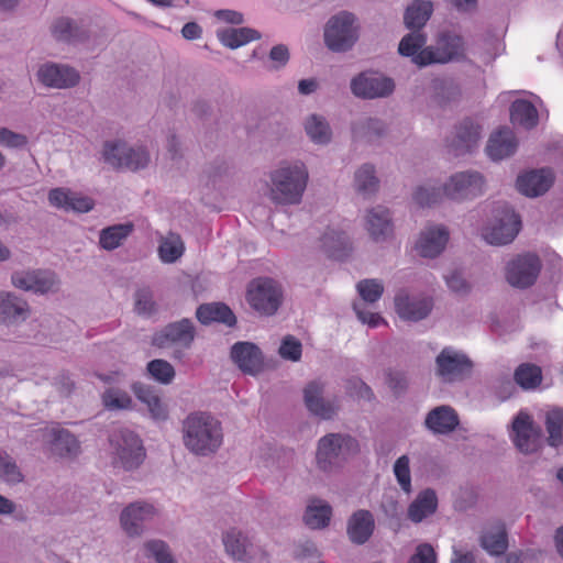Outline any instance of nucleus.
I'll use <instances>...</instances> for the list:
<instances>
[{"label":"nucleus","mask_w":563,"mask_h":563,"mask_svg":"<svg viewBox=\"0 0 563 563\" xmlns=\"http://www.w3.org/2000/svg\"><path fill=\"white\" fill-rule=\"evenodd\" d=\"M426 33H408L398 45L400 55L410 57L411 62L426 67L433 64H448L465 58V43L461 35L444 31L441 32L433 45L426 46Z\"/></svg>","instance_id":"obj_1"},{"label":"nucleus","mask_w":563,"mask_h":563,"mask_svg":"<svg viewBox=\"0 0 563 563\" xmlns=\"http://www.w3.org/2000/svg\"><path fill=\"white\" fill-rule=\"evenodd\" d=\"M267 197L275 206H297L302 201L309 170L301 159L282 161L268 175Z\"/></svg>","instance_id":"obj_2"},{"label":"nucleus","mask_w":563,"mask_h":563,"mask_svg":"<svg viewBox=\"0 0 563 563\" xmlns=\"http://www.w3.org/2000/svg\"><path fill=\"white\" fill-rule=\"evenodd\" d=\"M183 441L195 455H212L223 443L221 422L208 412H192L183 422Z\"/></svg>","instance_id":"obj_3"},{"label":"nucleus","mask_w":563,"mask_h":563,"mask_svg":"<svg viewBox=\"0 0 563 563\" xmlns=\"http://www.w3.org/2000/svg\"><path fill=\"white\" fill-rule=\"evenodd\" d=\"M360 452V443L349 433L332 432L317 443L316 464L324 473H333Z\"/></svg>","instance_id":"obj_4"},{"label":"nucleus","mask_w":563,"mask_h":563,"mask_svg":"<svg viewBox=\"0 0 563 563\" xmlns=\"http://www.w3.org/2000/svg\"><path fill=\"white\" fill-rule=\"evenodd\" d=\"M520 219L506 203L495 206L492 219L484 228L483 238L492 245H505L514 241L520 230Z\"/></svg>","instance_id":"obj_5"},{"label":"nucleus","mask_w":563,"mask_h":563,"mask_svg":"<svg viewBox=\"0 0 563 563\" xmlns=\"http://www.w3.org/2000/svg\"><path fill=\"white\" fill-rule=\"evenodd\" d=\"M352 13L340 12L332 16L324 29V43L332 52L350 51L358 40V26Z\"/></svg>","instance_id":"obj_6"},{"label":"nucleus","mask_w":563,"mask_h":563,"mask_svg":"<svg viewBox=\"0 0 563 563\" xmlns=\"http://www.w3.org/2000/svg\"><path fill=\"white\" fill-rule=\"evenodd\" d=\"M434 363L435 376L446 384L468 378L474 367L473 361L464 352L452 346L443 347Z\"/></svg>","instance_id":"obj_7"},{"label":"nucleus","mask_w":563,"mask_h":563,"mask_svg":"<svg viewBox=\"0 0 563 563\" xmlns=\"http://www.w3.org/2000/svg\"><path fill=\"white\" fill-rule=\"evenodd\" d=\"M246 299L250 306L258 313L273 316L282 305L283 289L272 278H257L250 283Z\"/></svg>","instance_id":"obj_8"},{"label":"nucleus","mask_w":563,"mask_h":563,"mask_svg":"<svg viewBox=\"0 0 563 563\" xmlns=\"http://www.w3.org/2000/svg\"><path fill=\"white\" fill-rule=\"evenodd\" d=\"M393 78L374 70H365L354 76L350 89L354 97L362 100L388 98L395 91Z\"/></svg>","instance_id":"obj_9"},{"label":"nucleus","mask_w":563,"mask_h":563,"mask_svg":"<svg viewBox=\"0 0 563 563\" xmlns=\"http://www.w3.org/2000/svg\"><path fill=\"white\" fill-rule=\"evenodd\" d=\"M115 449L117 463L125 471L140 467L145 459V450L136 433L128 429H120L110 439Z\"/></svg>","instance_id":"obj_10"},{"label":"nucleus","mask_w":563,"mask_h":563,"mask_svg":"<svg viewBox=\"0 0 563 563\" xmlns=\"http://www.w3.org/2000/svg\"><path fill=\"white\" fill-rule=\"evenodd\" d=\"M509 435L516 449L525 455L534 454L542 448L541 430L523 410L515 416Z\"/></svg>","instance_id":"obj_11"},{"label":"nucleus","mask_w":563,"mask_h":563,"mask_svg":"<svg viewBox=\"0 0 563 563\" xmlns=\"http://www.w3.org/2000/svg\"><path fill=\"white\" fill-rule=\"evenodd\" d=\"M485 180L476 170L457 172L444 183L445 198L452 201L472 200L484 192Z\"/></svg>","instance_id":"obj_12"},{"label":"nucleus","mask_w":563,"mask_h":563,"mask_svg":"<svg viewBox=\"0 0 563 563\" xmlns=\"http://www.w3.org/2000/svg\"><path fill=\"white\" fill-rule=\"evenodd\" d=\"M48 30L53 40L60 44L77 46L88 43L91 38L90 27L85 20L68 15L53 19Z\"/></svg>","instance_id":"obj_13"},{"label":"nucleus","mask_w":563,"mask_h":563,"mask_svg":"<svg viewBox=\"0 0 563 563\" xmlns=\"http://www.w3.org/2000/svg\"><path fill=\"white\" fill-rule=\"evenodd\" d=\"M539 256L532 253L518 255L506 266V279L516 288L525 289L532 286L541 271Z\"/></svg>","instance_id":"obj_14"},{"label":"nucleus","mask_w":563,"mask_h":563,"mask_svg":"<svg viewBox=\"0 0 563 563\" xmlns=\"http://www.w3.org/2000/svg\"><path fill=\"white\" fill-rule=\"evenodd\" d=\"M325 383L320 379L309 382L303 388V402L307 410L314 417L322 420L333 419L339 409V402L335 397L325 398Z\"/></svg>","instance_id":"obj_15"},{"label":"nucleus","mask_w":563,"mask_h":563,"mask_svg":"<svg viewBox=\"0 0 563 563\" xmlns=\"http://www.w3.org/2000/svg\"><path fill=\"white\" fill-rule=\"evenodd\" d=\"M157 515L153 504L145 500H136L125 506L120 514V526L131 538L140 537L145 525Z\"/></svg>","instance_id":"obj_16"},{"label":"nucleus","mask_w":563,"mask_h":563,"mask_svg":"<svg viewBox=\"0 0 563 563\" xmlns=\"http://www.w3.org/2000/svg\"><path fill=\"white\" fill-rule=\"evenodd\" d=\"M395 309L400 319L418 322L429 317L433 309V299L423 295H411L399 290L395 296Z\"/></svg>","instance_id":"obj_17"},{"label":"nucleus","mask_w":563,"mask_h":563,"mask_svg":"<svg viewBox=\"0 0 563 563\" xmlns=\"http://www.w3.org/2000/svg\"><path fill=\"white\" fill-rule=\"evenodd\" d=\"M196 330L190 319H181L179 321L166 324L161 331L153 336V344L158 347H167L177 345L183 349H189L195 340Z\"/></svg>","instance_id":"obj_18"},{"label":"nucleus","mask_w":563,"mask_h":563,"mask_svg":"<svg viewBox=\"0 0 563 563\" xmlns=\"http://www.w3.org/2000/svg\"><path fill=\"white\" fill-rule=\"evenodd\" d=\"M37 80L48 88L67 89L78 85L79 73L71 66L46 62L42 64L36 73Z\"/></svg>","instance_id":"obj_19"},{"label":"nucleus","mask_w":563,"mask_h":563,"mask_svg":"<svg viewBox=\"0 0 563 563\" xmlns=\"http://www.w3.org/2000/svg\"><path fill=\"white\" fill-rule=\"evenodd\" d=\"M26 299L13 291L0 290V325L16 328L31 317Z\"/></svg>","instance_id":"obj_20"},{"label":"nucleus","mask_w":563,"mask_h":563,"mask_svg":"<svg viewBox=\"0 0 563 563\" xmlns=\"http://www.w3.org/2000/svg\"><path fill=\"white\" fill-rule=\"evenodd\" d=\"M11 284L24 291L46 294L54 289L56 276L51 271H16L11 274Z\"/></svg>","instance_id":"obj_21"},{"label":"nucleus","mask_w":563,"mask_h":563,"mask_svg":"<svg viewBox=\"0 0 563 563\" xmlns=\"http://www.w3.org/2000/svg\"><path fill=\"white\" fill-rule=\"evenodd\" d=\"M222 542L228 555L235 561L251 563L262 550L239 529L232 528L222 534Z\"/></svg>","instance_id":"obj_22"},{"label":"nucleus","mask_w":563,"mask_h":563,"mask_svg":"<svg viewBox=\"0 0 563 563\" xmlns=\"http://www.w3.org/2000/svg\"><path fill=\"white\" fill-rule=\"evenodd\" d=\"M481 136V126L471 119H465L455 126L452 137L448 140V147L455 156H461L472 152Z\"/></svg>","instance_id":"obj_23"},{"label":"nucleus","mask_w":563,"mask_h":563,"mask_svg":"<svg viewBox=\"0 0 563 563\" xmlns=\"http://www.w3.org/2000/svg\"><path fill=\"white\" fill-rule=\"evenodd\" d=\"M230 355L232 361L245 374L256 375L263 369V353L254 343L236 342L232 345Z\"/></svg>","instance_id":"obj_24"},{"label":"nucleus","mask_w":563,"mask_h":563,"mask_svg":"<svg viewBox=\"0 0 563 563\" xmlns=\"http://www.w3.org/2000/svg\"><path fill=\"white\" fill-rule=\"evenodd\" d=\"M449 240V231L444 225H429L420 233L416 250L421 257L434 258L439 256Z\"/></svg>","instance_id":"obj_25"},{"label":"nucleus","mask_w":563,"mask_h":563,"mask_svg":"<svg viewBox=\"0 0 563 563\" xmlns=\"http://www.w3.org/2000/svg\"><path fill=\"white\" fill-rule=\"evenodd\" d=\"M375 531V519L367 509L354 511L346 522V534L349 540L356 545L365 544Z\"/></svg>","instance_id":"obj_26"},{"label":"nucleus","mask_w":563,"mask_h":563,"mask_svg":"<svg viewBox=\"0 0 563 563\" xmlns=\"http://www.w3.org/2000/svg\"><path fill=\"white\" fill-rule=\"evenodd\" d=\"M48 201L56 208L79 213L89 212L95 206L91 198L66 188H54L49 190Z\"/></svg>","instance_id":"obj_27"},{"label":"nucleus","mask_w":563,"mask_h":563,"mask_svg":"<svg viewBox=\"0 0 563 563\" xmlns=\"http://www.w3.org/2000/svg\"><path fill=\"white\" fill-rule=\"evenodd\" d=\"M366 229L376 242L385 241L394 232L390 210L384 206H375L366 212Z\"/></svg>","instance_id":"obj_28"},{"label":"nucleus","mask_w":563,"mask_h":563,"mask_svg":"<svg viewBox=\"0 0 563 563\" xmlns=\"http://www.w3.org/2000/svg\"><path fill=\"white\" fill-rule=\"evenodd\" d=\"M553 180L554 176L550 169L531 170L518 177L517 188L527 197H538L550 189Z\"/></svg>","instance_id":"obj_29"},{"label":"nucleus","mask_w":563,"mask_h":563,"mask_svg":"<svg viewBox=\"0 0 563 563\" xmlns=\"http://www.w3.org/2000/svg\"><path fill=\"white\" fill-rule=\"evenodd\" d=\"M456 411L450 406H439L428 412L424 424L434 434H449L459 426Z\"/></svg>","instance_id":"obj_30"},{"label":"nucleus","mask_w":563,"mask_h":563,"mask_svg":"<svg viewBox=\"0 0 563 563\" xmlns=\"http://www.w3.org/2000/svg\"><path fill=\"white\" fill-rule=\"evenodd\" d=\"M45 437L51 451L58 456H75L80 451L79 441L66 429L52 428L46 431Z\"/></svg>","instance_id":"obj_31"},{"label":"nucleus","mask_w":563,"mask_h":563,"mask_svg":"<svg viewBox=\"0 0 563 563\" xmlns=\"http://www.w3.org/2000/svg\"><path fill=\"white\" fill-rule=\"evenodd\" d=\"M518 146V142L509 129H501L490 135L486 153L493 161H501L512 155Z\"/></svg>","instance_id":"obj_32"},{"label":"nucleus","mask_w":563,"mask_h":563,"mask_svg":"<svg viewBox=\"0 0 563 563\" xmlns=\"http://www.w3.org/2000/svg\"><path fill=\"white\" fill-rule=\"evenodd\" d=\"M433 13V3L430 0H413L404 13V24L409 33H424L423 27Z\"/></svg>","instance_id":"obj_33"},{"label":"nucleus","mask_w":563,"mask_h":563,"mask_svg":"<svg viewBox=\"0 0 563 563\" xmlns=\"http://www.w3.org/2000/svg\"><path fill=\"white\" fill-rule=\"evenodd\" d=\"M351 131L355 141L373 144L386 134V125L380 119L365 117L355 120Z\"/></svg>","instance_id":"obj_34"},{"label":"nucleus","mask_w":563,"mask_h":563,"mask_svg":"<svg viewBox=\"0 0 563 563\" xmlns=\"http://www.w3.org/2000/svg\"><path fill=\"white\" fill-rule=\"evenodd\" d=\"M438 508V497L433 489L427 488L420 492L415 500L409 505L407 516L419 523L429 516L433 515Z\"/></svg>","instance_id":"obj_35"},{"label":"nucleus","mask_w":563,"mask_h":563,"mask_svg":"<svg viewBox=\"0 0 563 563\" xmlns=\"http://www.w3.org/2000/svg\"><path fill=\"white\" fill-rule=\"evenodd\" d=\"M302 125L306 135L313 144L328 145L331 143L332 129L323 115L311 113L305 118Z\"/></svg>","instance_id":"obj_36"},{"label":"nucleus","mask_w":563,"mask_h":563,"mask_svg":"<svg viewBox=\"0 0 563 563\" xmlns=\"http://www.w3.org/2000/svg\"><path fill=\"white\" fill-rule=\"evenodd\" d=\"M196 317L202 324L222 322L232 327L236 322L232 310L222 302L205 303L199 306L196 311Z\"/></svg>","instance_id":"obj_37"},{"label":"nucleus","mask_w":563,"mask_h":563,"mask_svg":"<svg viewBox=\"0 0 563 563\" xmlns=\"http://www.w3.org/2000/svg\"><path fill=\"white\" fill-rule=\"evenodd\" d=\"M353 186L355 191L368 198L376 194L379 188V179L376 176V168L371 163L362 164L354 173Z\"/></svg>","instance_id":"obj_38"},{"label":"nucleus","mask_w":563,"mask_h":563,"mask_svg":"<svg viewBox=\"0 0 563 563\" xmlns=\"http://www.w3.org/2000/svg\"><path fill=\"white\" fill-rule=\"evenodd\" d=\"M321 247L329 257L341 260L350 251V241L344 232L329 230L321 236Z\"/></svg>","instance_id":"obj_39"},{"label":"nucleus","mask_w":563,"mask_h":563,"mask_svg":"<svg viewBox=\"0 0 563 563\" xmlns=\"http://www.w3.org/2000/svg\"><path fill=\"white\" fill-rule=\"evenodd\" d=\"M332 517V507L324 500L313 499L303 515L305 523L311 529L325 528Z\"/></svg>","instance_id":"obj_40"},{"label":"nucleus","mask_w":563,"mask_h":563,"mask_svg":"<svg viewBox=\"0 0 563 563\" xmlns=\"http://www.w3.org/2000/svg\"><path fill=\"white\" fill-rule=\"evenodd\" d=\"M217 35L219 41L231 49L245 45L253 40L261 38L260 32L251 27H228L219 30Z\"/></svg>","instance_id":"obj_41"},{"label":"nucleus","mask_w":563,"mask_h":563,"mask_svg":"<svg viewBox=\"0 0 563 563\" xmlns=\"http://www.w3.org/2000/svg\"><path fill=\"white\" fill-rule=\"evenodd\" d=\"M510 119L526 130L533 129L539 121L537 108L528 100H516L510 107Z\"/></svg>","instance_id":"obj_42"},{"label":"nucleus","mask_w":563,"mask_h":563,"mask_svg":"<svg viewBox=\"0 0 563 563\" xmlns=\"http://www.w3.org/2000/svg\"><path fill=\"white\" fill-rule=\"evenodd\" d=\"M544 426L548 432L547 442L552 448L563 445V409L553 407L545 411Z\"/></svg>","instance_id":"obj_43"},{"label":"nucleus","mask_w":563,"mask_h":563,"mask_svg":"<svg viewBox=\"0 0 563 563\" xmlns=\"http://www.w3.org/2000/svg\"><path fill=\"white\" fill-rule=\"evenodd\" d=\"M481 545L492 555H500L508 548L507 532L504 525H496L481 536Z\"/></svg>","instance_id":"obj_44"},{"label":"nucleus","mask_w":563,"mask_h":563,"mask_svg":"<svg viewBox=\"0 0 563 563\" xmlns=\"http://www.w3.org/2000/svg\"><path fill=\"white\" fill-rule=\"evenodd\" d=\"M0 482L9 486L24 482V474L16 460L3 449H0Z\"/></svg>","instance_id":"obj_45"},{"label":"nucleus","mask_w":563,"mask_h":563,"mask_svg":"<svg viewBox=\"0 0 563 563\" xmlns=\"http://www.w3.org/2000/svg\"><path fill=\"white\" fill-rule=\"evenodd\" d=\"M132 390L139 400L145 404L151 415L156 419H165L166 410L158 395L150 387L142 383H134Z\"/></svg>","instance_id":"obj_46"},{"label":"nucleus","mask_w":563,"mask_h":563,"mask_svg":"<svg viewBox=\"0 0 563 563\" xmlns=\"http://www.w3.org/2000/svg\"><path fill=\"white\" fill-rule=\"evenodd\" d=\"M133 230L131 223L114 224L102 229L99 235L100 246L107 251L119 247Z\"/></svg>","instance_id":"obj_47"},{"label":"nucleus","mask_w":563,"mask_h":563,"mask_svg":"<svg viewBox=\"0 0 563 563\" xmlns=\"http://www.w3.org/2000/svg\"><path fill=\"white\" fill-rule=\"evenodd\" d=\"M443 198H445L444 184H424L418 186L412 192V200L420 207L435 206L440 203Z\"/></svg>","instance_id":"obj_48"},{"label":"nucleus","mask_w":563,"mask_h":563,"mask_svg":"<svg viewBox=\"0 0 563 563\" xmlns=\"http://www.w3.org/2000/svg\"><path fill=\"white\" fill-rule=\"evenodd\" d=\"M128 146L129 144L121 140L106 141L101 152L104 163L114 169H124Z\"/></svg>","instance_id":"obj_49"},{"label":"nucleus","mask_w":563,"mask_h":563,"mask_svg":"<svg viewBox=\"0 0 563 563\" xmlns=\"http://www.w3.org/2000/svg\"><path fill=\"white\" fill-rule=\"evenodd\" d=\"M434 100L440 106H448L460 100L462 96L461 88L452 79H437L433 84Z\"/></svg>","instance_id":"obj_50"},{"label":"nucleus","mask_w":563,"mask_h":563,"mask_svg":"<svg viewBox=\"0 0 563 563\" xmlns=\"http://www.w3.org/2000/svg\"><path fill=\"white\" fill-rule=\"evenodd\" d=\"M185 246L180 236L176 233H169L162 238L158 245V255L163 263H174L184 253Z\"/></svg>","instance_id":"obj_51"},{"label":"nucleus","mask_w":563,"mask_h":563,"mask_svg":"<svg viewBox=\"0 0 563 563\" xmlns=\"http://www.w3.org/2000/svg\"><path fill=\"white\" fill-rule=\"evenodd\" d=\"M514 379L523 389H534L541 384L542 372L537 365L523 363L515 371Z\"/></svg>","instance_id":"obj_52"},{"label":"nucleus","mask_w":563,"mask_h":563,"mask_svg":"<svg viewBox=\"0 0 563 563\" xmlns=\"http://www.w3.org/2000/svg\"><path fill=\"white\" fill-rule=\"evenodd\" d=\"M102 402L109 410H123L132 406L131 396L120 388H108L102 395Z\"/></svg>","instance_id":"obj_53"},{"label":"nucleus","mask_w":563,"mask_h":563,"mask_svg":"<svg viewBox=\"0 0 563 563\" xmlns=\"http://www.w3.org/2000/svg\"><path fill=\"white\" fill-rule=\"evenodd\" d=\"M394 475L401 490L407 495L411 494L410 459L408 455L399 456L393 466Z\"/></svg>","instance_id":"obj_54"},{"label":"nucleus","mask_w":563,"mask_h":563,"mask_svg":"<svg viewBox=\"0 0 563 563\" xmlns=\"http://www.w3.org/2000/svg\"><path fill=\"white\" fill-rule=\"evenodd\" d=\"M151 162L150 153L142 146H128V153L124 158V169L136 172L144 169Z\"/></svg>","instance_id":"obj_55"},{"label":"nucleus","mask_w":563,"mask_h":563,"mask_svg":"<svg viewBox=\"0 0 563 563\" xmlns=\"http://www.w3.org/2000/svg\"><path fill=\"white\" fill-rule=\"evenodd\" d=\"M134 309L139 314L143 316H152L157 311L154 295L150 287H142L135 291Z\"/></svg>","instance_id":"obj_56"},{"label":"nucleus","mask_w":563,"mask_h":563,"mask_svg":"<svg viewBox=\"0 0 563 563\" xmlns=\"http://www.w3.org/2000/svg\"><path fill=\"white\" fill-rule=\"evenodd\" d=\"M147 372L155 380L162 384H169L175 377V369L172 364L161 358L148 362Z\"/></svg>","instance_id":"obj_57"},{"label":"nucleus","mask_w":563,"mask_h":563,"mask_svg":"<svg viewBox=\"0 0 563 563\" xmlns=\"http://www.w3.org/2000/svg\"><path fill=\"white\" fill-rule=\"evenodd\" d=\"M357 291L366 302H376L384 292V285L378 279H363L356 285Z\"/></svg>","instance_id":"obj_58"},{"label":"nucleus","mask_w":563,"mask_h":563,"mask_svg":"<svg viewBox=\"0 0 563 563\" xmlns=\"http://www.w3.org/2000/svg\"><path fill=\"white\" fill-rule=\"evenodd\" d=\"M386 384L395 395H402L409 386L407 372L398 368H388L385 372Z\"/></svg>","instance_id":"obj_59"},{"label":"nucleus","mask_w":563,"mask_h":563,"mask_svg":"<svg viewBox=\"0 0 563 563\" xmlns=\"http://www.w3.org/2000/svg\"><path fill=\"white\" fill-rule=\"evenodd\" d=\"M346 393L357 400L372 401L375 399L373 389L361 378L352 377L346 380Z\"/></svg>","instance_id":"obj_60"},{"label":"nucleus","mask_w":563,"mask_h":563,"mask_svg":"<svg viewBox=\"0 0 563 563\" xmlns=\"http://www.w3.org/2000/svg\"><path fill=\"white\" fill-rule=\"evenodd\" d=\"M278 353L284 360L298 362L302 353L301 342L292 335H287L283 339Z\"/></svg>","instance_id":"obj_61"},{"label":"nucleus","mask_w":563,"mask_h":563,"mask_svg":"<svg viewBox=\"0 0 563 563\" xmlns=\"http://www.w3.org/2000/svg\"><path fill=\"white\" fill-rule=\"evenodd\" d=\"M145 555L154 558L156 563H175L172 559L168 548L161 540H152L144 544Z\"/></svg>","instance_id":"obj_62"},{"label":"nucleus","mask_w":563,"mask_h":563,"mask_svg":"<svg viewBox=\"0 0 563 563\" xmlns=\"http://www.w3.org/2000/svg\"><path fill=\"white\" fill-rule=\"evenodd\" d=\"M379 509L390 520H399L402 515V507L394 494H385L383 496Z\"/></svg>","instance_id":"obj_63"},{"label":"nucleus","mask_w":563,"mask_h":563,"mask_svg":"<svg viewBox=\"0 0 563 563\" xmlns=\"http://www.w3.org/2000/svg\"><path fill=\"white\" fill-rule=\"evenodd\" d=\"M445 283L451 291L460 296L468 295L472 289L471 284L459 272L446 275Z\"/></svg>","instance_id":"obj_64"}]
</instances>
